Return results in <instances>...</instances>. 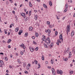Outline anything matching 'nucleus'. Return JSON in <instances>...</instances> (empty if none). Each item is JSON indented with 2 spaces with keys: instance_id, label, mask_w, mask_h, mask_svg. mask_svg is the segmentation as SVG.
Wrapping results in <instances>:
<instances>
[{
  "instance_id": "obj_1",
  "label": "nucleus",
  "mask_w": 75,
  "mask_h": 75,
  "mask_svg": "<svg viewBox=\"0 0 75 75\" xmlns=\"http://www.w3.org/2000/svg\"><path fill=\"white\" fill-rule=\"evenodd\" d=\"M21 15L22 17H23L24 18H25L26 17V16H25V13H22Z\"/></svg>"
},
{
  "instance_id": "obj_2",
  "label": "nucleus",
  "mask_w": 75,
  "mask_h": 75,
  "mask_svg": "<svg viewBox=\"0 0 75 75\" xmlns=\"http://www.w3.org/2000/svg\"><path fill=\"white\" fill-rule=\"evenodd\" d=\"M52 74H53V75H55V72L54 71H55V70H54V68H52Z\"/></svg>"
},
{
  "instance_id": "obj_3",
  "label": "nucleus",
  "mask_w": 75,
  "mask_h": 75,
  "mask_svg": "<svg viewBox=\"0 0 75 75\" xmlns=\"http://www.w3.org/2000/svg\"><path fill=\"white\" fill-rule=\"evenodd\" d=\"M57 74H59L60 75H62V70H60V71L59 70H57Z\"/></svg>"
},
{
  "instance_id": "obj_4",
  "label": "nucleus",
  "mask_w": 75,
  "mask_h": 75,
  "mask_svg": "<svg viewBox=\"0 0 75 75\" xmlns=\"http://www.w3.org/2000/svg\"><path fill=\"white\" fill-rule=\"evenodd\" d=\"M29 49L30 51L31 52H33V51H34V48H33L32 47H29Z\"/></svg>"
},
{
  "instance_id": "obj_5",
  "label": "nucleus",
  "mask_w": 75,
  "mask_h": 75,
  "mask_svg": "<svg viewBox=\"0 0 75 75\" xmlns=\"http://www.w3.org/2000/svg\"><path fill=\"white\" fill-rule=\"evenodd\" d=\"M59 39L60 40H62V41H63V39H62V35L61 34L59 35Z\"/></svg>"
},
{
  "instance_id": "obj_6",
  "label": "nucleus",
  "mask_w": 75,
  "mask_h": 75,
  "mask_svg": "<svg viewBox=\"0 0 75 75\" xmlns=\"http://www.w3.org/2000/svg\"><path fill=\"white\" fill-rule=\"evenodd\" d=\"M74 34H75V32L74 31V30H73L71 33V37H73L74 35Z\"/></svg>"
},
{
  "instance_id": "obj_7",
  "label": "nucleus",
  "mask_w": 75,
  "mask_h": 75,
  "mask_svg": "<svg viewBox=\"0 0 75 75\" xmlns=\"http://www.w3.org/2000/svg\"><path fill=\"white\" fill-rule=\"evenodd\" d=\"M67 28L69 32V31H70V28H70V25H69L68 26H67Z\"/></svg>"
},
{
  "instance_id": "obj_8",
  "label": "nucleus",
  "mask_w": 75,
  "mask_h": 75,
  "mask_svg": "<svg viewBox=\"0 0 75 75\" xmlns=\"http://www.w3.org/2000/svg\"><path fill=\"white\" fill-rule=\"evenodd\" d=\"M0 63L2 65H4V62L2 60L0 61Z\"/></svg>"
},
{
  "instance_id": "obj_9",
  "label": "nucleus",
  "mask_w": 75,
  "mask_h": 75,
  "mask_svg": "<svg viewBox=\"0 0 75 75\" xmlns=\"http://www.w3.org/2000/svg\"><path fill=\"white\" fill-rule=\"evenodd\" d=\"M69 56L68 57V58H71V56H72V54H71V52H69Z\"/></svg>"
},
{
  "instance_id": "obj_10",
  "label": "nucleus",
  "mask_w": 75,
  "mask_h": 75,
  "mask_svg": "<svg viewBox=\"0 0 75 75\" xmlns=\"http://www.w3.org/2000/svg\"><path fill=\"white\" fill-rule=\"evenodd\" d=\"M47 41H49V43H51V41L50 40V37H48V38H47Z\"/></svg>"
},
{
  "instance_id": "obj_11",
  "label": "nucleus",
  "mask_w": 75,
  "mask_h": 75,
  "mask_svg": "<svg viewBox=\"0 0 75 75\" xmlns=\"http://www.w3.org/2000/svg\"><path fill=\"white\" fill-rule=\"evenodd\" d=\"M18 30H19V28L18 27L16 28L15 30L16 32H18Z\"/></svg>"
},
{
  "instance_id": "obj_12",
  "label": "nucleus",
  "mask_w": 75,
  "mask_h": 75,
  "mask_svg": "<svg viewBox=\"0 0 75 75\" xmlns=\"http://www.w3.org/2000/svg\"><path fill=\"white\" fill-rule=\"evenodd\" d=\"M34 17H35V19L36 20H37L38 18V16H37V15H35Z\"/></svg>"
},
{
  "instance_id": "obj_13",
  "label": "nucleus",
  "mask_w": 75,
  "mask_h": 75,
  "mask_svg": "<svg viewBox=\"0 0 75 75\" xmlns=\"http://www.w3.org/2000/svg\"><path fill=\"white\" fill-rule=\"evenodd\" d=\"M26 66V62H24L23 63V67H25Z\"/></svg>"
},
{
  "instance_id": "obj_14",
  "label": "nucleus",
  "mask_w": 75,
  "mask_h": 75,
  "mask_svg": "<svg viewBox=\"0 0 75 75\" xmlns=\"http://www.w3.org/2000/svg\"><path fill=\"white\" fill-rule=\"evenodd\" d=\"M29 31H31L33 30V27H30L29 28Z\"/></svg>"
},
{
  "instance_id": "obj_15",
  "label": "nucleus",
  "mask_w": 75,
  "mask_h": 75,
  "mask_svg": "<svg viewBox=\"0 0 75 75\" xmlns=\"http://www.w3.org/2000/svg\"><path fill=\"white\" fill-rule=\"evenodd\" d=\"M44 46L45 47V48H48V46H47V44L44 43Z\"/></svg>"
},
{
  "instance_id": "obj_16",
  "label": "nucleus",
  "mask_w": 75,
  "mask_h": 75,
  "mask_svg": "<svg viewBox=\"0 0 75 75\" xmlns=\"http://www.w3.org/2000/svg\"><path fill=\"white\" fill-rule=\"evenodd\" d=\"M35 36L36 37H38V33H35Z\"/></svg>"
},
{
  "instance_id": "obj_17",
  "label": "nucleus",
  "mask_w": 75,
  "mask_h": 75,
  "mask_svg": "<svg viewBox=\"0 0 75 75\" xmlns=\"http://www.w3.org/2000/svg\"><path fill=\"white\" fill-rule=\"evenodd\" d=\"M49 4L50 6H52V2H51V1H50L49 2Z\"/></svg>"
},
{
  "instance_id": "obj_18",
  "label": "nucleus",
  "mask_w": 75,
  "mask_h": 75,
  "mask_svg": "<svg viewBox=\"0 0 75 75\" xmlns=\"http://www.w3.org/2000/svg\"><path fill=\"white\" fill-rule=\"evenodd\" d=\"M29 4L30 7H32L33 6V5H32V4H31V2H29Z\"/></svg>"
},
{
  "instance_id": "obj_19",
  "label": "nucleus",
  "mask_w": 75,
  "mask_h": 75,
  "mask_svg": "<svg viewBox=\"0 0 75 75\" xmlns=\"http://www.w3.org/2000/svg\"><path fill=\"white\" fill-rule=\"evenodd\" d=\"M27 35H28V33H25V37H27Z\"/></svg>"
},
{
  "instance_id": "obj_20",
  "label": "nucleus",
  "mask_w": 75,
  "mask_h": 75,
  "mask_svg": "<svg viewBox=\"0 0 75 75\" xmlns=\"http://www.w3.org/2000/svg\"><path fill=\"white\" fill-rule=\"evenodd\" d=\"M29 16H30L31 14V11H29Z\"/></svg>"
},
{
  "instance_id": "obj_21",
  "label": "nucleus",
  "mask_w": 75,
  "mask_h": 75,
  "mask_svg": "<svg viewBox=\"0 0 75 75\" xmlns=\"http://www.w3.org/2000/svg\"><path fill=\"white\" fill-rule=\"evenodd\" d=\"M63 60H64V61H68V58H65V59H64Z\"/></svg>"
},
{
  "instance_id": "obj_22",
  "label": "nucleus",
  "mask_w": 75,
  "mask_h": 75,
  "mask_svg": "<svg viewBox=\"0 0 75 75\" xmlns=\"http://www.w3.org/2000/svg\"><path fill=\"white\" fill-rule=\"evenodd\" d=\"M43 6L45 7V8H47V6L45 4H43Z\"/></svg>"
},
{
  "instance_id": "obj_23",
  "label": "nucleus",
  "mask_w": 75,
  "mask_h": 75,
  "mask_svg": "<svg viewBox=\"0 0 75 75\" xmlns=\"http://www.w3.org/2000/svg\"><path fill=\"white\" fill-rule=\"evenodd\" d=\"M42 59L43 61L44 60V55H42Z\"/></svg>"
},
{
  "instance_id": "obj_24",
  "label": "nucleus",
  "mask_w": 75,
  "mask_h": 75,
  "mask_svg": "<svg viewBox=\"0 0 75 75\" xmlns=\"http://www.w3.org/2000/svg\"><path fill=\"white\" fill-rule=\"evenodd\" d=\"M11 39H9L8 40V42H7L8 44H9V43L10 42H11Z\"/></svg>"
},
{
  "instance_id": "obj_25",
  "label": "nucleus",
  "mask_w": 75,
  "mask_h": 75,
  "mask_svg": "<svg viewBox=\"0 0 75 75\" xmlns=\"http://www.w3.org/2000/svg\"><path fill=\"white\" fill-rule=\"evenodd\" d=\"M38 69H39V68H40V67H41V66H40V64H38Z\"/></svg>"
},
{
  "instance_id": "obj_26",
  "label": "nucleus",
  "mask_w": 75,
  "mask_h": 75,
  "mask_svg": "<svg viewBox=\"0 0 75 75\" xmlns=\"http://www.w3.org/2000/svg\"><path fill=\"white\" fill-rule=\"evenodd\" d=\"M74 73V71H73L71 70V71L70 72V74H72L73 73Z\"/></svg>"
},
{
  "instance_id": "obj_27",
  "label": "nucleus",
  "mask_w": 75,
  "mask_h": 75,
  "mask_svg": "<svg viewBox=\"0 0 75 75\" xmlns=\"http://www.w3.org/2000/svg\"><path fill=\"white\" fill-rule=\"evenodd\" d=\"M34 62L35 64H38V61H37L35 60L34 61Z\"/></svg>"
},
{
  "instance_id": "obj_28",
  "label": "nucleus",
  "mask_w": 75,
  "mask_h": 75,
  "mask_svg": "<svg viewBox=\"0 0 75 75\" xmlns=\"http://www.w3.org/2000/svg\"><path fill=\"white\" fill-rule=\"evenodd\" d=\"M57 41L58 42H59L60 43V44H61V41L59 39H58L57 40Z\"/></svg>"
},
{
  "instance_id": "obj_29",
  "label": "nucleus",
  "mask_w": 75,
  "mask_h": 75,
  "mask_svg": "<svg viewBox=\"0 0 75 75\" xmlns=\"http://www.w3.org/2000/svg\"><path fill=\"white\" fill-rule=\"evenodd\" d=\"M47 25H50V21H47Z\"/></svg>"
},
{
  "instance_id": "obj_30",
  "label": "nucleus",
  "mask_w": 75,
  "mask_h": 75,
  "mask_svg": "<svg viewBox=\"0 0 75 75\" xmlns=\"http://www.w3.org/2000/svg\"><path fill=\"white\" fill-rule=\"evenodd\" d=\"M68 52H69V51L68 50H66V51H64V52L65 54H67Z\"/></svg>"
},
{
  "instance_id": "obj_31",
  "label": "nucleus",
  "mask_w": 75,
  "mask_h": 75,
  "mask_svg": "<svg viewBox=\"0 0 75 75\" xmlns=\"http://www.w3.org/2000/svg\"><path fill=\"white\" fill-rule=\"evenodd\" d=\"M66 8H68V5L67 4H66Z\"/></svg>"
},
{
  "instance_id": "obj_32",
  "label": "nucleus",
  "mask_w": 75,
  "mask_h": 75,
  "mask_svg": "<svg viewBox=\"0 0 75 75\" xmlns=\"http://www.w3.org/2000/svg\"><path fill=\"white\" fill-rule=\"evenodd\" d=\"M23 45H24V44H22V45H20V47H21V48H23Z\"/></svg>"
},
{
  "instance_id": "obj_33",
  "label": "nucleus",
  "mask_w": 75,
  "mask_h": 75,
  "mask_svg": "<svg viewBox=\"0 0 75 75\" xmlns=\"http://www.w3.org/2000/svg\"><path fill=\"white\" fill-rule=\"evenodd\" d=\"M26 21H27V20H28V17H26L25 18Z\"/></svg>"
},
{
  "instance_id": "obj_34",
  "label": "nucleus",
  "mask_w": 75,
  "mask_h": 75,
  "mask_svg": "<svg viewBox=\"0 0 75 75\" xmlns=\"http://www.w3.org/2000/svg\"><path fill=\"white\" fill-rule=\"evenodd\" d=\"M49 28H52V25H50V24L49 25Z\"/></svg>"
},
{
  "instance_id": "obj_35",
  "label": "nucleus",
  "mask_w": 75,
  "mask_h": 75,
  "mask_svg": "<svg viewBox=\"0 0 75 75\" xmlns=\"http://www.w3.org/2000/svg\"><path fill=\"white\" fill-rule=\"evenodd\" d=\"M57 34H58V32H57V31H56L55 33V35H57Z\"/></svg>"
},
{
  "instance_id": "obj_36",
  "label": "nucleus",
  "mask_w": 75,
  "mask_h": 75,
  "mask_svg": "<svg viewBox=\"0 0 75 75\" xmlns=\"http://www.w3.org/2000/svg\"><path fill=\"white\" fill-rule=\"evenodd\" d=\"M38 47H37L35 49V50H36V51H38Z\"/></svg>"
},
{
  "instance_id": "obj_37",
  "label": "nucleus",
  "mask_w": 75,
  "mask_h": 75,
  "mask_svg": "<svg viewBox=\"0 0 75 75\" xmlns=\"http://www.w3.org/2000/svg\"><path fill=\"white\" fill-rule=\"evenodd\" d=\"M32 39H33V40H34V39H35V36H32Z\"/></svg>"
},
{
  "instance_id": "obj_38",
  "label": "nucleus",
  "mask_w": 75,
  "mask_h": 75,
  "mask_svg": "<svg viewBox=\"0 0 75 75\" xmlns=\"http://www.w3.org/2000/svg\"><path fill=\"white\" fill-rule=\"evenodd\" d=\"M5 61H8V58L7 57H5Z\"/></svg>"
},
{
  "instance_id": "obj_39",
  "label": "nucleus",
  "mask_w": 75,
  "mask_h": 75,
  "mask_svg": "<svg viewBox=\"0 0 75 75\" xmlns=\"http://www.w3.org/2000/svg\"><path fill=\"white\" fill-rule=\"evenodd\" d=\"M21 55H23V51H21Z\"/></svg>"
},
{
  "instance_id": "obj_40",
  "label": "nucleus",
  "mask_w": 75,
  "mask_h": 75,
  "mask_svg": "<svg viewBox=\"0 0 75 75\" xmlns=\"http://www.w3.org/2000/svg\"><path fill=\"white\" fill-rule=\"evenodd\" d=\"M10 57L11 58H12L13 57V55H12V54H10Z\"/></svg>"
},
{
  "instance_id": "obj_41",
  "label": "nucleus",
  "mask_w": 75,
  "mask_h": 75,
  "mask_svg": "<svg viewBox=\"0 0 75 75\" xmlns=\"http://www.w3.org/2000/svg\"><path fill=\"white\" fill-rule=\"evenodd\" d=\"M9 68L10 69L12 68V66L11 65L9 66Z\"/></svg>"
},
{
  "instance_id": "obj_42",
  "label": "nucleus",
  "mask_w": 75,
  "mask_h": 75,
  "mask_svg": "<svg viewBox=\"0 0 75 75\" xmlns=\"http://www.w3.org/2000/svg\"><path fill=\"white\" fill-rule=\"evenodd\" d=\"M23 48L24 49H25V45H24L23 46Z\"/></svg>"
},
{
  "instance_id": "obj_43",
  "label": "nucleus",
  "mask_w": 75,
  "mask_h": 75,
  "mask_svg": "<svg viewBox=\"0 0 75 75\" xmlns=\"http://www.w3.org/2000/svg\"><path fill=\"white\" fill-rule=\"evenodd\" d=\"M47 68H49V69H51V66H50V67L48 66L47 67Z\"/></svg>"
},
{
  "instance_id": "obj_44",
  "label": "nucleus",
  "mask_w": 75,
  "mask_h": 75,
  "mask_svg": "<svg viewBox=\"0 0 75 75\" xmlns=\"http://www.w3.org/2000/svg\"><path fill=\"white\" fill-rule=\"evenodd\" d=\"M25 74H28V71H25Z\"/></svg>"
},
{
  "instance_id": "obj_45",
  "label": "nucleus",
  "mask_w": 75,
  "mask_h": 75,
  "mask_svg": "<svg viewBox=\"0 0 75 75\" xmlns=\"http://www.w3.org/2000/svg\"><path fill=\"white\" fill-rule=\"evenodd\" d=\"M69 47H68L67 49V51H69Z\"/></svg>"
},
{
  "instance_id": "obj_46",
  "label": "nucleus",
  "mask_w": 75,
  "mask_h": 75,
  "mask_svg": "<svg viewBox=\"0 0 75 75\" xmlns=\"http://www.w3.org/2000/svg\"><path fill=\"white\" fill-rule=\"evenodd\" d=\"M56 44H57V45H58V46L59 45V42H57L56 43Z\"/></svg>"
},
{
  "instance_id": "obj_47",
  "label": "nucleus",
  "mask_w": 75,
  "mask_h": 75,
  "mask_svg": "<svg viewBox=\"0 0 75 75\" xmlns=\"http://www.w3.org/2000/svg\"><path fill=\"white\" fill-rule=\"evenodd\" d=\"M53 43H51L50 45H51V47H52V46H53Z\"/></svg>"
},
{
  "instance_id": "obj_48",
  "label": "nucleus",
  "mask_w": 75,
  "mask_h": 75,
  "mask_svg": "<svg viewBox=\"0 0 75 75\" xmlns=\"http://www.w3.org/2000/svg\"><path fill=\"white\" fill-rule=\"evenodd\" d=\"M28 66H29L30 67H31V64H28Z\"/></svg>"
},
{
  "instance_id": "obj_49",
  "label": "nucleus",
  "mask_w": 75,
  "mask_h": 75,
  "mask_svg": "<svg viewBox=\"0 0 75 75\" xmlns=\"http://www.w3.org/2000/svg\"><path fill=\"white\" fill-rule=\"evenodd\" d=\"M19 32H20L21 33H23V30H21L19 31Z\"/></svg>"
},
{
  "instance_id": "obj_50",
  "label": "nucleus",
  "mask_w": 75,
  "mask_h": 75,
  "mask_svg": "<svg viewBox=\"0 0 75 75\" xmlns=\"http://www.w3.org/2000/svg\"><path fill=\"white\" fill-rule=\"evenodd\" d=\"M49 30L48 29V30H45V32L46 33H48V31Z\"/></svg>"
},
{
  "instance_id": "obj_51",
  "label": "nucleus",
  "mask_w": 75,
  "mask_h": 75,
  "mask_svg": "<svg viewBox=\"0 0 75 75\" xmlns=\"http://www.w3.org/2000/svg\"><path fill=\"white\" fill-rule=\"evenodd\" d=\"M45 63L46 64H48V62L47 61H46L45 62Z\"/></svg>"
},
{
  "instance_id": "obj_52",
  "label": "nucleus",
  "mask_w": 75,
  "mask_h": 75,
  "mask_svg": "<svg viewBox=\"0 0 75 75\" xmlns=\"http://www.w3.org/2000/svg\"><path fill=\"white\" fill-rule=\"evenodd\" d=\"M73 51L74 52V54H75V49H74V50H73Z\"/></svg>"
},
{
  "instance_id": "obj_53",
  "label": "nucleus",
  "mask_w": 75,
  "mask_h": 75,
  "mask_svg": "<svg viewBox=\"0 0 75 75\" xmlns=\"http://www.w3.org/2000/svg\"><path fill=\"white\" fill-rule=\"evenodd\" d=\"M8 48H11V46H10V45H8Z\"/></svg>"
},
{
  "instance_id": "obj_54",
  "label": "nucleus",
  "mask_w": 75,
  "mask_h": 75,
  "mask_svg": "<svg viewBox=\"0 0 75 75\" xmlns=\"http://www.w3.org/2000/svg\"><path fill=\"white\" fill-rule=\"evenodd\" d=\"M18 34L19 35H21V32H19L18 33Z\"/></svg>"
},
{
  "instance_id": "obj_55",
  "label": "nucleus",
  "mask_w": 75,
  "mask_h": 75,
  "mask_svg": "<svg viewBox=\"0 0 75 75\" xmlns=\"http://www.w3.org/2000/svg\"><path fill=\"white\" fill-rule=\"evenodd\" d=\"M51 64H53V63H54V62H53V61H52V60H51Z\"/></svg>"
},
{
  "instance_id": "obj_56",
  "label": "nucleus",
  "mask_w": 75,
  "mask_h": 75,
  "mask_svg": "<svg viewBox=\"0 0 75 75\" xmlns=\"http://www.w3.org/2000/svg\"><path fill=\"white\" fill-rule=\"evenodd\" d=\"M30 69V67H29L28 66L27 67V70H28V69Z\"/></svg>"
},
{
  "instance_id": "obj_57",
  "label": "nucleus",
  "mask_w": 75,
  "mask_h": 75,
  "mask_svg": "<svg viewBox=\"0 0 75 75\" xmlns=\"http://www.w3.org/2000/svg\"><path fill=\"white\" fill-rule=\"evenodd\" d=\"M34 11L35 12V13H37V11L36 10H34Z\"/></svg>"
},
{
  "instance_id": "obj_58",
  "label": "nucleus",
  "mask_w": 75,
  "mask_h": 75,
  "mask_svg": "<svg viewBox=\"0 0 75 75\" xmlns=\"http://www.w3.org/2000/svg\"><path fill=\"white\" fill-rule=\"evenodd\" d=\"M42 37L43 38H45V36H44V35H43Z\"/></svg>"
},
{
  "instance_id": "obj_59",
  "label": "nucleus",
  "mask_w": 75,
  "mask_h": 75,
  "mask_svg": "<svg viewBox=\"0 0 75 75\" xmlns=\"http://www.w3.org/2000/svg\"><path fill=\"white\" fill-rule=\"evenodd\" d=\"M0 54L1 55H4V54L3 53H0Z\"/></svg>"
},
{
  "instance_id": "obj_60",
  "label": "nucleus",
  "mask_w": 75,
  "mask_h": 75,
  "mask_svg": "<svg viewBox=\"0 0 75 75\" xmlns=\"http://www.w3.org/2000/svg\"><path fill=\"white\" fill-rule=\"evenodd\" d=\"M10 28H11L12 27V25H10Z\"/></svg>"
},
{
  "instance_id": "obj_61",
  "label": "nucleus",
  "mask_w": 75,
  "mask_h": 75,
  "mask_svg": "<svg viewBox=\"0 0 75 75\" xmlns=\"http://www.w3.org/2000/svg\"><path fill=\"white\" fill-rule=\"evenodd\" d=\"M37 1H38V2H40V0H37Z\"/></svg>"
},
{
  "instance_id": "obj_62",
  "label": "nucleus",
  "mask_w": 75,
  "mask_h": 75,
  "mask_svg": "<svg viewBox=\"0 0 75 75\" xmlns=\"http://www.w3.org/2000/svg\"><path fill=\"white\" fill-rule=\"evenodd\" d=\"M2 42L3 43H6V42L4 40H3Z\"/></svg>"
},
{
  "instance_id": "obj_63",
  "label": "nucleus",
  "mask_w": 75,
  "mask_h": 75,
  "mask_svg": "<svg viewBox=\"0 0 75 75\" xmlns=\"http://www.w3.org/2000/svg\"><path fill=\"white\" fill-rule=\"evenodd\" d=\"M10 33L9 32L8 33V35H10Z\"/></svg>"
},
{
  "instance_id": "obj_64",
  "label": "nucleus",
  "mask_w": 75,
  "mask_h": 75,
  "mask_svg": "<svg viewBox=\"0 0 75 75\" xmlns=\"http://www.w3.org/2000/svg\"><path fill=\"white\" fill-rule=\"evenodd\" d=\"M3 67V66L1 64H0V67Z\"/></svg>"
}]
</instances>
